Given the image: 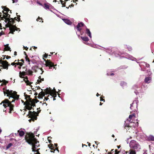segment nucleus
I'll return each instance as SVG.
<instances>
[{"instance_id": "0e129e2a", "label": "nucleus", "mask_w": 154, "mask_h": 154, "mask_svg": "<svg viewBox=\"0 0 154 154\" xmlns=\"http://www.w3.org/2000/svg\"><path fill=\"white\" fill-rule=\"evenodd\" d=\"M2 24L1 23H0V29H2Z\"/></svg>"}, {"instance_id": "a211bd4d", "label": "nucleus", "mask_w": 154, "mask_h": 154, "mask_svg": "<svg viewBox=\"0 0 154 154\" xmlns=\"http://www.w3.org/2000/svg\"><path fill=\"white\" fill-rule=\"evenodd\" d=\"M63 20L65 23H66V24L68 25H71L72 23L71 21L68 19H63Z\"/></svg>"}, {"instance_id": "e433bc0d", "label": "nucleus", "mask_w": 154, "mask_h": 154, "mask_svg": "<svg viewBox=\"0 0 154 154\" xmlns=\"http://www.w3.org/2000/svg\"><path fill=\"white\" fill-rule=\"evenodd\" d=\"M16 65H19L20 66H22L23 65V63H21L20 62H18L17 63H16Z\"/></svg>"}, {"instance_id": "f8f14e48", "label": "nucleus", "mask_w": 154, "mask_h": 154, "mask_svg": "<svg viewBox=\"0 0 154 154\" xmlns=\"http://www.w3.org/2000/svg\"><path fill=\"white\" fill-rule=\"evenodd\" d=\"M48 147H49L50 149L51 150V152H53V153H54V151L55 150V149L57 150L58 151V152H59V150L58 149V148H56L55 149L54 148V147H53V144L51 145V146H50L49 145H48Z\"/></svg>"}, {"instance_id": "de8ad7c7", "label": "nucleus", "mask_w": 154, "mask_h": 154, "mask_svg": "<svg viewBox=\"0 0 154 154\" xmlns=\"http://www.w3.org/2000/svg\"><path fill=\"white\" fill-rule=\"evenodd\" d=\"M42 20L43 19H42V18L40 17H38V18L36 19V20L38 21H39V20Z\"/></svg>"}, {"instance_id": "2f4dec72", "label": "nucleus", "mask_w": 154, "mask_h": 154, "mask_svg": "<svg viewBox=\"0 0 154 154\" xmlns=\"http://www.w3.org/2000/svg\"><path fill=\"white\" fill-rule=\"evenodd\" d=\"M5 21L6 23H7L8 22H9V19H10V17H6V18H5Z\"/></svg>"}, {"instance_id": "39448f33", "label": "nucleus", "mask_w": 154, "mask_h": 154, "mask_svg": "<svg viewBox=\"0 0 154 154\" xmlns=\"http://www.w3.org/2000/svg\"><path fill=\"white\" fill-rule=\"evenodd\" d=\"M0 67H1V69H8V66L10 65L6 60H2V57L0 58Z\"/></svg>"}, {"instance_id": "f257e3e1", "label": "nucleus", "mask_w": 154, "mask_h": 154, "mask_svg": "<svg viewBox=\"0 0 154 154\" xmlns=\"http://www.w3.org/2000/svg\"><path fill=\"white\" fill-rule=\"evenodd\" d=\"M3 92L5 95L7 94V96L9 97V99L10 98L13 99L11 101H10L7 99H5L2 101L0 103L1 105L2 103H3V106L5 108L8 106L9 107V112L11 113V111L13 110V108L14 106L11 104V103L14 102L15 100H18L19 98V95L17 94V92L15 91H13L12 90L10 91L9 90L6 89L5 90V88H3Z\"/></svg>"}, {"instance_id": "37998d69", "label": "nucleus", "mask_w": 154, "mask_h": 154, "mask_svg": "<svg viewBox=\"0 0 154 154\" xmlns=\"http://www.w3.org/2000/svg\"><path fill=\"white\" fill-rule=\"evenodd\" d=\"M48 56V54H46V53H45L43 56V58H47Z\"/></svg>"}, {"instance_id": "864d4df0", "label": "nucleus", "mask_w": 154, "mask_h": 154, "mask_svg": "<svg viewBox=\"0 0 154 154\" xmlns=\"http://www.w3.org/2000/svg\"><path fill=\"white\" fill-rule=\"evenodd\" d=\"M100 100L101 101H103L104 102L105 101V100L101 97H100Z\"/></svg>"}, {"instance_id": "5701e85b", "label": "nucleus", "mask_w": 154, "mask_h": 154, "mask_svg": "<svg viewBox=\"0 0 154 154\" xmlns=\"http://www.w3.org/2000/svg\"><path fill=\"white\" fill-rule=\"evenodd\" d=\"M85 32L91 38V32L89 29L88 28H86Z\"/></svg>"}, {"instance_id": "6e6552de", "label": "nucleus", "mask_w": 154, "mask_h": 154, "mask_svg": "<svg viewBox=\"0 0 154 154\" xmlns=\"http://www.w3.org/2000/svg\"><path fill=\"white\" fill-rule=\"evenodd\" d=\"M44 60L45 61V65L46 66L49 67L50 69H51L53 67L54 68V63L51 61L50 60Z\"/></svg>"}, {"instance_id": "4468645a", "label": "nucleus", "mask_w": 154, "mask_h": 154, "mask_svg": "<svg viewBox=\"0 0 154 154\" xmlns=\"http://www.w3.org/2000/svg\"><path fill=\"white\" fill-rule=\"evenodd\" d=\"M84 26V24L82 22L78 23L76 26V28L78 31H80L81 30V29L80 28V27L83 26Z\"/></svg>"}, {"instance_id": "774afa93", "label": "nucleus", "mask_w": 154, "mask_h": 154, "mask_svg": "<svg viewBox=\"0 0 154 154\" xmlns=\"http://www.w3.org/2000/svg\"><path fill=\"white\" fill-rule=\"evenodd\" d=\"M17 55V52L16 51L14 52V55L16 56Z\"/></svg>"}, {"instance_id": "9b49d317", "label": "nucleus", "mask_w": 154, "mask_h": 154, "mask_svg": "<svg viewBox=\"0 0 154 154\" xmlns=\"http://www.w3.org/2000/svg\"><path fill=\"white\" fill-rule=\"evenodd\" d=\"M57 92L56 91L55 89H54L53 90H51L49 94H50L52 97H57Z\"/></svg>"}, {"instance_id": "0eeeda50", "label": "nucleus", "mask_w": 154, "mask_h": 154, "mask_svg": "<svg viewBox=\"0 0 154 154\" xmlns=\"http://www.w3.org/2000/svg\"><path fill=\"white\" fill-rule=\"evenodd\" d=\"M15 22L14 21V20H13V18H10V19H9V22L7 24L5 25V27H9V30H10V27H11L12 26H14V24Z\"/></svg>"}, {"instance_id": "b1692460", "label": "nucleus", "mask_w": 154, "mask_h": 154, "mask_svg": "<svg viewBox=\"0 0 154 154\" xmlns=\"http://www.w3.org/2000/svg\"><path fill=\"white\" fill-rule=\"evenodd\" d=\"M5 48H4V50L5 51H11V50H10V48L8 46V44L6 45H5Z\"/></svg>"}, {"instance_id": "bb28decb", "label": "nucleus", "mask_w": 154, "mask_h": 154, "mask_svg": "<svg viewBox=\"0 0 154 154\" xmlns=\"http://www.w3.org/2000/svg\"><path fill=\"white\" fill-rule=\"evenodd\" d=\"M140 146L139 144L135 142V149L139 150L140 149Z\"/></svg>"}, {"instance_id": "603ef678", "label": "nucleus", "mask_w": 154, "mask_h": 154, "mask_svg": "<svg viewBox=\"0 0 154 154\" xmlns=\"http://www.w3.org/2000/svg\"><path fill=\"white\" fill-rule=\"evenodd\" d=\"M146 67L148 68V67H149L150 66V65H149V64L148 63H146Z\"/></svg>"}, {"instance_id": "f3484780", "label": "nucleus", "mask_w": 154, "mask_h": 154, "mask_svg": "<svg viewBox=\"0 0 154 154\" xmlns=\"http://www.w3.org/2000/svg\"><path fill=\"white\" fill-rule=\"evenodd\" d=\"M26 74V72L23 71L22 72H19V76L20 78H24V77H22V76H24Z\"/></svg>"}, {"instance_id": "423d86ee", "label": "nucleus", "mask_w": 154, "mask_h": 154, "mask_svg": "<svg viewBox=\"0 0 154 154\" xmlns=\"http://www.w3.org/2000/svg\"><path fill=\"white\" fill-rule=\"evenodd\" d=\"M2 7L4 10V11H2V12L5 14L4 15H5L6 17H10V14L8 13L9 11H10V13L11 14V11L6 6H2Z\"/></svg>"}, {"instance_id": "c03bdc74", "label": "nucleus", "mask_w": 154, "mask_h": 154, "mask_svg": "<svg viewBox=\"0 0 154 154\" xmlns=\"http://www.w3.org/2000/svg\"><path fill=\"white\" fill-rule=\"evenodd\" d=\"M66 2H65V1H64V3H63V4H62V7H65L66 6L65 4H66Z\"/></svg>"}, {"instance_id": "5fc2aeb1", "label": "nucleus", "mask_w": 154, "mask_h": 154, "mask_svg": "<svg viewBox=\"0 0 154 154\" xmlns=\"http://www.w3.org/2000/svg\"><path fill=\"white\" fill-rule=\"evenodd\" d=\"M40 69H41V70L42 71V72L41 73V74H42V73H43V72H44V71L43 70V69L42 68H40Z\"/></svg>"}, {"instance_id": "f03ea898", "label": "nucleus", "mask_w": 154, "mask_h": 154, "mask_svg": "<svg viewBox=\"0 0 154 154\" xmlns=\"http://www.w3.org/2000/svg\"><path fill=\"white\" fill-rule=\"evenodd\" d=\"M35 136L32 133L27 134L25 136V139L26 141L30 145L38 141L35 137Z\"/></svg>"}, {"instance_id": "7c9ffc66", "label": "nucleus", "mask_w": 154, "mask_h": 154, "mask_svg": "<svg viewBox=\"0 0 154 154\" xmlns=\"http://www.w3.org/2000/svg\"><path fill=\"white\" fill-rule=\"evenodd\" d=\"M45 7L44 8L46 9H49V5L45 3L44 4Z\"/></svg>"}, {"instance_id": "bf43d9fd", "label": "nucleus", "mask_w": 154, "mask_h": 154, "mask_svg": "<svg viewBox=\"0 0 154 154\" xmlns=\"http://www.w3.org/2000/svg\"><path fill=\"white\" fill-rule=\"evenodd\" d=\"M23 48H24L26 51H27L28 49V48L27 47H25L24 46Z\"/></svg>"}, {"instance_id": "2eb2a0df", "label": "nucleus", "mask_w": 154, "mask_h": 154, "mask_svg": "<svg viewBox=\"0 0 154 154\" xmlns=\"http://www.w3.org/2000/svg\"><path fill=\"white\" fill-rule=\"evenodd\" d=\"M41 90H42V91L39 93L38 94V97L39 99L42 98V97L45 95V93L42 91V89H41Z\"/></svg>"}, {"instance_id": "a19ab883", "label": "nucleus", "mask_w": 154, "mask_h": 154, "mask_svg": "<svg viewBox=\"0 0 154 154\" xmlns=\"http://www.w3.org/2000/svg\"><path fill=\"white\" fill-rule=\"evenodd\" d=\"M5 56H6V58L7 59H8L9 58H11V57L10 56H6V55H5V56H4V58L2 59H3V60H4L5 59Z\"/></svg>"}, {"instance_id": "3c124183", "label": "nucleus", "mask_w": 154, "mask_h": 154, "mask_svg": "<svg viewBox=\"0 0 154 154\" xmlns=\"http://www.w3.org/2000/svg\"><path fill=\"white\" fill-rule=\"evenodd\" d=\"M5 34L4 32H2V31L1 32H0V36H1L2 35H4Z\"/></svg>"}, {"instance_id": "a878e982", "label": "nucleus", "mask_w": 154, "mask_h": 154, "mask_svg": "<svg viewBox=\"0 0 154 154\" xmlns=\"http://www.w3.org/2000/svg\"><path fill=\"white\" fill-rule=\"evenodd\" d=\"M18 132L19 133V135L20 137L23 136L24 134V132L23 131L20 130L18 131Z\"/></svg>"}, {"instance_id": "13d9d810", "label": "nucleus", "mask_w": 154, "mask_h": 154, "mask_svg": "<svg viewBox=\"0 0 154 154\" xmlns=\"http://www.w3.org/2000/svg\"><path fill=\"white\" fill-rule=\"evenodd\" d=\"M137 122L136 123V124H135V125H137V127L138 125V120L137 119Z\"/></svg>"}, {"instance_id": "4c0bfd02", "label": "nucleus", "mask_w": 154, "mask_h": 154, "mask_svg": "<svg viewBox=\"0 0 154 154\" xmlns=\"http://www.w3.org/2000/svg\"><path fill=\"white\" fill-rule=\"evenodd\" d=\"M32 101H33L35 103H36L38 102H39V100L36 99H32Z\"/></svg>"}, {"instance_id": "20e7f679", "label": "nucleus", "mask_w": 154, "mask_h": 154, "mask_svg": "<svg viewBox=\"0 0 154 154\" xmlns=\"http://www.w3.org/2000/svg\"><path fill=\"white\" fill-rule=\"evenodd\" d=\"M41 112V110H39L37 112H36L34 110L32 112L29 110L28 112V114L27 116H29V118L32 119V121L34 122L35 120H36L37 119V116H38V114Z\"/></svg>"}, {"instance_id": "ea45409f", "label": "nucleus", "mask_w": 154, "mask_h": 154, "mask_svg": "<svg viewBox=\"0 0 154 154\" xmlns=\"http://www.w3.org/2000/svg\"><path fill=\"white\" fill-rule=\"evenodd\" d=\"M2 82L4 83V84H6L8 83V82L5 80V79H3L2 81Z\"/></svg>"}, {"instance_id": "69168bd1", "label": "nucleus", "mask_w": 154, "mask_h": 154, "mask_svg": "<svg viewBox=\"0 0 154 154\" xmlns=\"http://www.w3.org/2000/svg\"><path fill=\"white\" fill-rule=\"evenodd\" d=\"M128 49L129 51H130L131 50H132L131 48V47H129L128 48Z\"/></svg>"}, {"instance_id": "f704fd0d", "label": "nucleus", "mask_w": 154, "mask_h": 154, "mask_svg": "<svg viewBox=\"0 0 154 154\" xmlns=\"http://www.w3.org/2000/svg\"><path fill=\"white\" fill-rule=\"evenodd\" d=\"M16 15H17V18L18 19V20H17V21H18V22H19L20 21V15H18V13H16Z\"/></svg>"}, {"instance_id": "052dcab7", "label": "nucleus", "mask_w": 154, "mask_h": 154, "mask_svg": "<svg viewBox=\"0 0 154 154\" xmlns=\"http://www.w3.org/2000/svg\"><path fill=\"white\" fill-rule=\"evenodd\" d=\"M48 99V98L47 97H45V99L44 100H47Z\"/></svg>"}, {"instance_id": "4d7b16f0", "label": "nucleus", "mask_w": 154, "mask_h": 154, "mask_svg": "<svg viewBox=\"0 0 154 154\" xmlns=\"http://www.w3.org/2000/svg\"><path fill=\"white\" fill-rule=\"evenodd\" d=\"M11 65L13 66L15 65H16V63H15V62L12 63H11Z\"/></svg>"}, {"instance_id": "8fccbe9b", "label": "nucleus", "mask_w": 154, "mask_h": 154, "mask_svg": "<svg viewBox=\"0 0 154 154\" xmlns=\"http://www.w3.org/2000/svg\"><path fill=\"white\" fill-rule=\"evenodd\" d=\"M134 114H133L132 115H130L129 116V119H131L132 116H134Z\"/></svg>"}, {"instance_id": "412c9836", "label": "nucleus", "mask_w": 154, "mask_h": 154, "mask_svg": "<svg viewBox=\"0 0 154 154\" xmlns=\"http://www.w3.org/2000/svg\"><path fill=\"white\" fill-rule=\"evenodd\" d=\"M51 90L50 89V88H47L45 90H44L45 91L44 92L45 93V94H49L51 92Z\"/></svg>"}, {"instance_id": "9d476101", "label": "nucleus", "mask_w": 154, "mask_h": 154, "mask_svg": "<svg viewBox=\"0 0 154 154\" xmlns=\"http://www.w3.org/2000/svg\"><path fill=\"white\" fill-rule=\"evenodd\" d=\"M10 33L14 34V32L15 31H20V28H17L15 25L10 27Z\"/></svg>"}, {"instance_id": "ddd939ff", "label": "nucleus", "mask_w": 154, "mask_h": 154, "mask_svg": "<svg viewBox=\"0 0 154 154\" xmlns=\"http://www.w3.org/2000/svg\"><path fill=\"white\" fill-rule=\"evenodd\" d=\"M23 80L26 84V85L30 86L31 87H32V85H31V84L32 83V82H30L28 80V78L27 76L25 77L24 79H23Z\"/></svg>"}, {"instance_id": "72a5a7b5", "label": "nucleus", "mask_w": 154, "mask_h": 154, "mask_svg": "<svg viewBox=\"0 0 154 154\" xmlns=\"http://www.w3.org/2000/svg\"><path fill=\"white\" fill-rule=\"evenodd\" d=\"M25 59H26V61L28 62L29 63V64L30 60H29V58L28 57V56L27 55H26V56Z\"/></svg>"}, {"instance_id": "aec40b11", "label": "nucleus", "mask_w": 154, "mask_h": 154, "mask_svg": "<svg viewBox=\"0 0 154 154\" xmlns=\"http://www.w3.org/2000/svg\"><path fill=\"white\" fill-rule=\"evenodd\" d=\"M24 96L26 99H28V100H32V99L30 98V96L28 95L27 94H26V93H24Z\"/></svg>"}, {"instance_id": "1a4fd4ad", "label": "nucleus", "mask_w": 154, "mask_h": 154, "mask_svg": "<svg viewBox=\"0 0 154 154\" xmlns=\"http://www.w3.org/2000/svg\"><path fill=\"white\" fill-rule=\"evenodd\" d=\"M32 146V152H35L36 149L37 147H38L40 145L39 144V141H38L37 142H36V143H32L30 144Z\"/></svg>"}, {"instance_id": "58836bf2", "label": "nucleus", "mask_w": 154, "mask_h": 154, "mask_svg": "<svg viewBox=\"0 0 154 154\" xmlns=\"http://www.w3.org/2000/svg\"><path fill=\"white\" fill-rule=\"evenodd\" d=\"M130 152L129 153V154H135V150H130Z\"/></svg>"}, {"instance_id": "c85d7f7f", "label": "nucleus", "mask_w": 154, "mask_h": 154, "mask_svg": "<svg viewBox=\"0 0 154 154\" xmlns=\"http://www.w3.org/2000/svg\"><path fill=\"white\" fill-rule=\"evenodd\" d=\"M148 139L149 141H154V137L150 135L149 136Z\"/></svg>"}, {"instance_id": "4be33fe9", "label": "nucleus", "mask_w": 154, "mask_h": 154, "mask_svg": "<svg viewBox=\"0 0 154 154\" xmlns=\"http://www.w3.org/2000/svg\"><path fill=\"white\" fill-rule=\"evenodd\" d=\"M151 79V78L149 77H146L145 78L144 81L146 83H149L150 82V81Z\"/></svg>"}, {"instance_id": "a18cd8bd", "label": "nucleus", "mask_w": 154, "mask_h": 154, "mask_svg": "<svg viewBox=\"0 0 154 154\" xmlns=\"http://www.w3.org/2000/svg\"><path fill=\"white\" fill-rule=\"evenodd\" d=\"M41 82H42V81L41 80H40L38 79L37 80V82H36V84L37 83V84H39L40 83H41Z\"/></svg>"}, {"instance_id": "6ab92c4d", "label": "nucleus", "mask_w": 154, "mask_h": 154, "mask_svg": "<svg viewBox=\"0 0 154 154\" xmlns=\"http://www.w3.org/2000/svg\"><path fill=\"white\" fill-rule=\"evenodd\" d=\"M27 75H32L33 72L30 69H27V68L25 70Z\"/></svg>"}, {"instance_id": "79ce46f5", "label": "nucleus", "mask_w": 154, "mask_h": 154, "mask_svg": "<svg viewBox=\"0 0 154 154\" xmlns=\"http://www.w3.org/2000/svg\"><path fill=\"white\" fill-rule=\"evenodd\" d=\"M115 153L114 154H119L120 152V151H118L117 149H116L115 151Z\"/></svg>"}, {"instance_id": "e2e57ef3", "label": "nucleus", "mask_w": 154, "mask_h": 154, "mask_svg": "<svg viewBox=\"0 0 154 154\" xmlns=\"http://www.w3.org/2000/svg\"><path fill=\"white\" fill-rule=\"evenodd\" d=\"M54 147H56L57 148V143H54Z\"/></svg>"}, {"instance_id": "7ed1b4c3", "label": "nucleus", "mask_w": 154, "mask_h": 154, "mask_svg": "<svg viewBox=\"0 0 154 154\" xmlns=\"http://www.w3.org/2000/svg\"><path fill=\"white\" fill-rule=\"evenodd\" d=\"M35 103L30 100H26L25 102H24V105H26V109L28 110H30L31 109L34 110L33 107L36 106Z\"/></svg>"}, {"instance_id": "c9c22d12", "label": "nucleus", "mask_w": 154, "mask_h": 154, "mask_svg": "<svg viewBox=\"0 0 154 154\" xmlns=\"http://www.w3.org/2000/svg\"><path fill=\"white\" fill-rule=\"evenodd\" d=\"M12 144L11 143H9L8 145L7 146L6 148L7 149H8L9 148L12 146Z\"/></svg>"}, {"instance_id": "cd10ccee", "label": "nucleus", "mask_w": 154, "mask_h": 154, "mask_svg": "<svg viewBox=\"0 0 154 154\" xmlns=\"http://www.w3.org/2000/svg\"><path fill=\"white\" fill-rule=\"evenodd\" d=\"M38 68V67L36 66H34L32 67V70L34 71L35 72H37V69Z\"/></svg>"}, {"instance_id": "393cba45", "label": "nucleus", "mask_w": 154, "mask_h": 154, "mask_svg": "<svg viewBox=\"0 0 154 154\" xmlns=\"http://www.w3.org/2000/svg\"><path fill=\"white\" fill-rule=\"evenodd\" d=\"M81 38L82 39V40L86 42H87L89 41V39L86 36H81Z\"/></svg>"}, {"instance_id": "473e14b6", "label": "nucleus", "mask_w": 154, "mask_h": 154, "mask_svg": "<svg viewBox=\"0 0 154 154\" xmlns=\"http://www.w3.org/2000/svg\"><path fill=\"white\" fill-rule=\"evenodd\" d=\"M2 14H0V20H4L5 18H6V16L5 15H3V17H2Z\"/></svg>"}, {"instance_id": "49530a36", "label": "nucleus", "mask_w": 154, "mask_h": 154, "mask_svg": "<svg viewBox=\"0 0 154 154\" xmlns=\"http://www.w3.org/2000/svg\"><path fill=\"white\" fill-rule=\"evenodd\" d=\"M38 79L41 80L42 81H44V78H41V76H40L38 77Z\"/></svg>"}, {"instance_id": "dca6fc26", "label": "nucleus", "mask_w": 154, "mask_h": 154, "mask_svg": "<svg viewBox=\"0 0 154 154\" xmlns=\"http://www.w3.org/2000/svg\"><path fill=\"white\" fill-rule=\"evenodd\" d=\"M130 146L131 148L134 149L135 147V140H132L129 143Z\"/></svg>"}, {"instance_id": "6e6d98bb", "label": "nucleus", "mask_w": 154, "mask_h": 154, "mask_svg": "<svg viewBox=\"0 0 154 154\" xmlns=\"http://www.w3.org/2000/svg\"><path fill=\"white\" fill-rule=\"evenodd\" d=\"M20 61H21L22 62L21 63H23H23H24V60L23 59H22L21 60H20Z\"/></svg>"}, {"instance_id": "680f3d73", "label": "nucleus", "mask_w": 154, "mask_h": 154, "mask_svg": "<svg viewBox=\"0 0 154 154\" xmlns=\"http://www.w3.org/2000/svg\"><path fill=\"white\" fill-rule=\"evenodd\" d=\"M40 149V148L38 149L35 150V152H39V151Z\"/></svg>"}, {"instance_id": "338daca9", "label": "nucleus", "mask_w": 154, "mask_h": 154, "mask_svg": "<svg viewBox=\"0 0 154 154\" xmlns=\"http://www.w3.org/2000/svg\"><path fill=\"white\" fill-rule=\"evenodd\" d=\"M17 18L16 17H15L14 18H13V20H14V21H15V20H17Z\"/></svg>"}, {"instance_id": "09e8293b", "label": "nucleus", "mask_w": 154, "mask_h": 154, "mask_svg": "<svg viewBox=\"0 0 154 154\" xmlns=\"http://www.w3.org/2000/svg\"><path fill=\"white\" fill-rule=\"evenodd\" d=\"M13 3H16L18 2V0H12Z\"/></svg>"}, {"instance_id": "c756f323", "label": "nucleus", "mask_w": 154, "mask_h": 154, "mask_svg": "<svg viewBox=\"0 0 154 154\" xmlns=\"http://www.w3.org/2000/svg\"><path fill=\"white\" fill-rule=\"evenodd\" d=\"M120 85L122 87L125 86L126 85V83L124 82H122L120 83Z\"/></svg>"}]
</instances>
